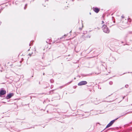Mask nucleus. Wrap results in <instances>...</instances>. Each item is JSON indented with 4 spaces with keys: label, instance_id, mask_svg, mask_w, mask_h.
Returning a JSON list of instances; mask_svg holds the SVG:
<instances>
[{
    "label": "nucleus",
    "instance_id": "7ed1b4c3",
    "mask_svg": "<svg viewBox=\"0 0 132 132\" xmlns=\"http://www.w3.org/2000/svg\"><path fill=\"white\" fill-rule=\"evenodd\" d=\"M87 84V82L86 81H82L79 82L78 85L79 86H82L83 85H86Z\"/></svg>",
    "mask_w": 132,
    "mask_h": 132
},
{
    "label": "nucleus",
    "instance_id": "423d86ee",
    "mask_svg": "<svg viewBox=\"0 0 132 132\" xmlns=\"http://www.w3.org/2000/svg\"><path fill=\"white\" fill-rule=\"evenodd\" d=\"M93 10L95 12L98 13L100 11V9L97 7H93Z\"/></svg>",
    "mask_w": 132,
    "mask_h": 132
},
{
    "label": "nucleus",
    "instance_id": "1a4fd4ad",
    "mask_svg": "<svg viewBox=\"0 0 132 132\" xmlns=\"http://www.w3.org/2000/svg\"><path fill=\"white\" fill-rule=\"evenodd\" d=\"M102 23H104V22L103 21H102Z\"/></svg>",
    "mask_w": 132,
    "mask_h": 132
},
{
    "label": "nucleus",
    "instance_id": "39448f33",
    "mask_svg": "<svg viewBox=\"0 0 132 132\" xmlns=\"http://www.w3.org/2000/svg\"><path fill=\"white\" fill-rule=\"evenodd\" d=\"M13 95V93H10L8 94L6 97L7 99H9Z\"/></svg>",
    "mask_w": 132,
    "mask_h": 132
},
{
    "label": "nucleus",
    "instance_id": "f8f14e48",
    "mask_svg": "<svg viewBox=\"0 0 132 132\" xmlns=\"http://www.w3.org/2000/svg\"><path fill=\"white\" fill-rule=\"evenodd\" d=\"M61 38H60V39H61Z\"/></svg>",
    "mask_w": 132,
    "mask_h": 132
},
{
    "label": "nucleus",
    "instance_id": "20e7f679",
    "mask_svg": "<svg viewBox=\"0 0 132 132\" xmlns=\"http://www.w3.org/2000/svg\"><path fill=\"white\" fill-rule=\"evenodd\" d=\"M6 93V91L3 90H0V96L2 97V95L5 94Z\"/></svg>",
    "mask_w": 132,
    "mask_h": 132
},
{
    "label": "nucleus",
    "instance_id": "0eeeda50",
    "mask_svg": "<svg viewBox=\"0 0 132 132\" xmlns=\"http://www.w3.org/2000/svg\"><path fill=\"white\" fill-rule=\"evenodd\" d=\"M82 27H83V26H82V28H79V29L80 30H81V29H82Z\"/></svg>",
    "mask_w": 132,
    "mask_h": 132
},
{
    "label": "nucleus",
    "instance_id": "f03ea898",
    "mask_svg": "<svg viewBox=\"0 0 132 132\" xmlns=\"http://www.w3.org/2000/svg\"><path fill=\"white\" fill-rule=\"evenodd\" d=\"M118 118H116V119L112 121H111L106 126V128H108L109 127H110L113 124L114 122L115 121L117 120V119H118Z\"/></svg>",
    "mask_w": 132,
    "mask_h": 132
},
{
    "label": "nucleus",
    "instance_id": "6e6552de",
    "mask_svg": "<svg viewBox=\"0 0 132 132\" xmlns=\"http://www.w3.org/2000/svg\"><path fill=\"white\" fill-rule=\"evenodd\" d=\"M66 36V35H64V36H62V38H64V37H65V36Z\"/></svg>",
    "mask_w": 132,
    "mask_h": 132
},
{
    "label": "nucleus",
    "instance_id": "ddd939ff",
    "mask_svg": "<svg viewBox=\"0 0 132 132\" xmlns=\"http://www.w3.org/2000/svg\"><path fill=\"white\" fill-rule=\"evenodd\" d=\"M99 73H97V74H98Z\"/></svg>",
    "mask_w": 132,
    "mask_h": 132
},
{
    "label": "nucleus",
    "instance_id": "9b49d317",
    "mask_svg": "<svg viewBox=\"0 0 132 132\" xmlns=\"http://www.w3.org/2000/svg\"><path fill=\"white\" fill-rule=\"evenodd\" d=\"M1 22L0 21V25L1 24Z\"/></svg>",
    "mask_w": 132,
    "mask_h": 132
},
{
    "label": "nucleus",
    "instance_id": "f257e3e1",
    "mask_svg": "<svg viewBox=\"0 0 132 132\" xmlns=\"http://www.w3.org/2000/svg\"><path fill=\"white\" fill-rule=\"evenodd\" d=\"M102 29L103 31L106 33H109V30L107 26L103 24L102 26Z\"/></svg>",
    "mask_w": 132,
    "mask_h": 132
},
{
    "label": "nucleus",
    "instance_id": "9d476101",
    "mask_svg": "<svg viewBox=\"0 0 132 132\" xmlns=\"http://www.w3.org/2000/svg\"><path fill=\"white\" fill-rule=\"evenodd\" d=\"M29 55L30 56H31V54H29Z\"/></svg>",
    "mask_w": 132,
    "mask_h": 132
}]
</instances>
